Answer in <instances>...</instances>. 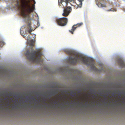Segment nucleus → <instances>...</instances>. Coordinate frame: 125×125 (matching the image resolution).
Segmentation results:
<instances>
[{
    "instance_id": "1",
    "label": "nucleus",
    "mask_w": 125,
    "mask_h": 125,
    "mask_svg": "<svg viewBox=\"0 0 125 125\" xmlns=\"http://www.w3.org/2000/svg\"><path fill=\"white\" fill-rule=\"evenodd\" d=\"M64 51L66 54L70 56L68 60L71 64H75L80 61L86 65L90 66L91 69L94 71L100 72L103 70V67L100 69L98 70L95 67L94 60L92 58L86 57L81 55L76 54L70 50L65 49Z\"/></svg>"
},
{
    "instance_id": "2",
    "label": "nucleus",
    "mask_w": 125,
    "mask_h": 125,
    "mask_svg": "<svg viewBox=\"0 0 125 125\" xmlns=\"http://www.w3.org/2000/svg\"><path fill=\"white\" fill-rule=\"evenodd\" d=\"M16 6L19 10H21V14L24 18H29L30 13L34 10L35 5H33L31 7L29 1L26 0H17Z\"/></svg>"
},
{
    "instance_id": "3",
    "label": "nucleus",
    "mask_w": 125,
    "mask_h": 125,
    "mask_svg": "<svg viewBox=\"0 0 125 125\" xmlns=\"http://www.w3.org/2000/svg\"><path fill=\"white\" fill-rule=\"evenodd\" d=\"M42 55L41 52L34 50L32 47L31 51L27 50L25 54L26 56L30 62L36 63L42 62L43 60L41 57Z\"/></svg>"
},
{
    "instance_id": "4",
    "label": "nucleus",
    "mask_w": 125,
    "mask_h": 125,
    "mask_svg": "<svg viewBox=\"0 0 125 125\" xmlns=\"http://www.w3.org/2000/svg\"><path fill=\"white\" fill-rule=\"evenodd\" d=\"M63 2L65 3L66 5L67 6L68 3L69 2V1L68 0H58V5L59 7H61L64 9L63 10V13H62V15L64 16L67 17L71 12L72 9L71 7H65L62 3Z\"/></svg>"
},
{
    "instance_id": "5",
    "label": "nucleus",
    "mask_w": 125,
    "mask_h": 125,
    "mask_svg": "<svg viewBox=\"0 0 125 125\" xmlns=\"http://www.w3.org/2000/svg\"><path fill=\"white\" fill-rule=\"evenodd\" d=\"M56 21L59 25L64 26L66 25L68 22V19L66 18L63 17L56 19Z\"/></svg>"
},
{
    "instance_id": "6",
    "label": "nucleus",
    "mask_w": 125,
    "mask_h": 125,
    "mask_svg": "<svg viewBox=\"0 0 125 125\" xmlns=\"http://www.w3.org/2000/svg\"><path fill=\"white\" fill-rule=\"evenodd\" d=\"M25 31L26 33H29L31 35H32V34L31 33V32L33 30L31 27V24L30 23L25 26Z\"/></svg>"
},
{
    "instance_id": "7",
    "label": "nucleus",
    "mask_w": 125,
    "mask_h": 125,
    "mask_svg": "<svg viewBox=\"0 0 125 125\" xmlns=\"http://www.w3.org/2000/svg\"><path fill=\"white\" fill-rule=\"evenodd\" d=\"M83 24L82 22L78 23L76 25H74L72 27V29L71 30H69V32L72 34H73V32L77 28V26H80Z\"/></svg>"
},
{
    "instance_id": "8",
    "label": "nucleus",
    "mask_w": 125,
    "mask_h": 125,
    "mask_svg": "<svg viewBox=\"0 0 125 125\" xmlns=\"http://www.w3.org/2000/svg\"><path fill=\"white\" fill-rule=\"evenodd\" d=\"M74 3L72 5H77L78 6L81 7L82 4V2L83 0H71Z\"/></svg>"
},
{
    "instance_id": "9",
    "label": "nucleus",
    "mask_w": 125,
    "mask_h": 125,
    "mask_svg": "<svg viewBox=\"0 0 125 125\" xmlns=\"http://www.w3.org/2000/svg\"><path fill=\"white\" fill-rule=\"evenodd\" d=\"M118 61L120 66L122 67H125V64L122 59L121 58L119 59H118Z\"/></svg>"
},
{
    "instance_id": "10",
    "label": "nucleus",
    "mask_w": 125,
    "mask_h": 125,
    "mask_svg": "<svg viewBox=\"0 0 125 125\" xmlns=\"http://www.w3.org/2000/svg\"><path fill=\"white\" fill-rule=\"evenodd\" d=\"M97 5L99 7H105V3H102L101 2H99L98 3Z\"/></svg>"
},
{
    "instance_id": "11",
    "label": "nucleus",
    "mask_w": 125,
    "mask_h": 125,
    "mask_svg": "<svg viewBox=\"0 0 125 125\" xmlns=\"http://www.w3.org/2000/svg\"><path fill=\"white\" fill-rule=\"evenodd\" d=\"M34 42L32 40H30L29 42L30 45L32 46H33L34 45Z\"/></svg>"
},
{
    "instance_id": "12",
    "label": "nucleus",
    "mask_w": 125,
    "mask_h": 125,
    "mask_svg": "<svg viewBox=\"0 0 125 125\" xmlns=\"http://www.w3.org/2000/svg\"><path fill=\"white\" fill-rule=\"evenodd\" d=\"M116 10V9L115 8H111L109 9V10H108V11H115Z\"/></svg>"
},
{
    "instance_id": "13",
    "label": "nucleus",
    "mask_w": 125,
    "mask_h": 125,
    "mask_svg": "<svg viewBox=\"0 0 125 125\" xmlns=\"http://www.w3.org/2000/svg\"><path fill=\"white\" fill-rule=\"evenodd\" d=\"M5 44V43L3 41H0V47H2V45H4Z\"/></svg>"
},
{
    "instance_id": "14",
    "label": "nucleus",
    "mask_w": 125,
    "mask_h": 125,
    "mask_svg": "<svg viewBox=\"0 0 125 125\" xmlns=\"http://www.w3.org/2000/svg\"><path fill=\"white\" fill-rule=\"evenodd\" d=\"M28 36H29L28 35V36L26 37L25 38L27 39L28 40L30 39V38L28 37Z\"/></svg>"
},
{
    "instance_id": "15",
    "label": "nucleus",
    "mask_w": 125,
    "mask_h": 125,
    "mask_svg": "<svg viewBox=\"0 0 125 125\" xmlns=\"http://www.w3.org/2000/svg\"><path fill=\"white\" fill-rule=\"evenodd\" d=\"M33 34L32 35L34 36V37H33V38L34 39L36 38V37H35L36 35L35 34Z\"/></svg>"
},
{
    "instance_id": "16",
    "label": "nucleus",
    "mask_w": 125,
    "mask_h": 125,
    "mask_svg": "<svg viewBox=\"0 0 125 125\" xmlns=\"http://www.w3.org/2000/svg\"><path fill=\"white\" fill-rule=\"evenodd\" d=\"M77 91H79V93H80L81 92V89H79L77 90Z\"/></svg>"
},
{
    "instance_id": "17",
    "label": "nucleus",
    "mask_w": 125,
    "mask_h": 125,
    "mask_svg": "<svg viewBox=\"0 0 125 125\" xmlns=\"http://www.w3.org/2000/svg\"><path fill=\"white\" fill-rule=\"evenodd\" d=\"M104 97H105V98H107V97H106V96L105 95H104Z\"/></svg>"
},
{
    "instance_id": "18",
    "label": "nucleus",
    "mask_w": 125,
    "mask_h": 125,
    "mask_svg": "<svg viewBox=\"0 0 125 125\" xmlns=\"http://www.w3.org/2000/svg\"><path fill=\"white\" fill-rule=\"evenodd\" d=\"M34 4L35 3V2L34 1Z\"/></svg>"
},
{
    "instance_id": "19",
    "label": "nucleus",
    "mask_w": 125,
    "mask_h": 125,
    "mask_svg": "<svg viewBox=\"0 0 125 125\" xmlns=\"http://www.w3.org/2000/svg\"><path fill=\"white\" fill-rule=\"evenodd\" d=\"M62 68H61V71H62Z\"/></svg>"
}]
</instances>
